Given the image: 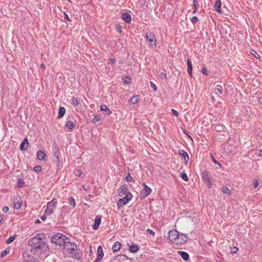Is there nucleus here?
I'll list each match as a JSON object with an SVG mask.
<instances>
[{
  "label": "nucleus",
  "instance_id": "59",
  "mask_svg": "<svg viewBox=\"0 0 262 262\" xmlns=\"http://www.w3.org/2000/svg\"><path fill=\"white\" fill-rule=\"evenodd\" d=\"M55 155L56 156L57 159L59 161V156H58V153L56 152L55 153Z\"/></svg>",
  "mask_w": 262,
  "mask_h": 262
},
{
  "label": "nucleus",
  "instance_id": "1",
  "mask_svg": "<svg viewBox=\"0 0 262 262\" xmlns=\"http://www.w3.org/2000/svg\"><path fill=\"white\" fill-rule=\"evenodd\" d=\"M43 235L37 234L30 238L28 241V245L31 248V252L34 254L39 255L48 249V245L42 238Z\"/></svg>",
  "mask_w": 262,
  "mask_h": 262
},
{
  "label": "nucleus",
  "instance_id": "49",
  "mask_svg": "<svg viewBox=\"0 0 262 262\" xmlns=\"http://www.w3.org/2000/svg\"><path fill=\"white\" fill-rule=\"evenodd\" d=\"M146 231H147V232H148V233H149L150 234H151L152 235H154L155 234V232L151 229H147L146 230Z\"/></svg>",
  "mask_w": 262,
  "mask_h": 262
},
{
  "label": "nucleus",
  "instance_id": "35",
  "mask_svg": "<svg viewBox=\"0 0 262 262\" xmlns=\"http://www.w3.org/2000/svg\"><path fill=\"white\" fill-rule=\"evenodd\" d=\"M15 238H16V237L14 235L9 237L7 240V243L8 244H11V243H12L14 241V240L15 239Z\"/></svg>",
  "mask_w": 262,
  "mask_h": 262
},
{
  "label": "nucleus",
  "instance_id": "17",
  "mask_svg": "<svg viewBox=\"0 0 262 262\" xmlns=\"http://www.w3.org/2000/svg\"><path fill=\"white\" fill-rule=\"evenodd\" d=\"M187 72L190 77H192V66L191 60L189 59L187 60Z\"/></svg>",
  "mask_w": 262,
  "mask_h": 262
},
{
  "label": "nucleus",
  "instance_id": "14",
  "mask_svg": "<svg viewBox=\"0 0 262 262\" xmlns=\"http://www.w3.org/2000/svg\"><path fill=\"white\" fill-rule=\"evenodd\" d=\"M103 256V249L101 246H99L97 248V257L95 261L100 260Z\"/></svg>",
  "mask_w": 262,
  "mask_h": 262
},
{
  "label": "nucleus",
  "instance_id": "5",
  "mask_svg": "<svg viewBox=\"0 0 262 262\" xmlns=\"http://www.w3.org/2000/svg\"><path fill=\"white\" fill-rule=\"evenodd\" d=\"M63 249L70 254H75L77 250V246L75 243H72L68 240L64 244Z\"/></svg>",
  "mask_w": 262,
  "mask_h": 262
},
{
  "label": "nucleus",
  "instance_id": "16",
  "mask_svg": "<svg viewBox=\"0 0 262 262\" xmlns=\"http://www.w3.org/2000/svg\"><path fill=\"white\" fill-rule=\"evenodd\" d=\"M100 110L105 112L106 115H110L112 114L111 111L105 104H102L100 106Z\"/></svg>",
  "mask_w": 262,
  "mask_h": 262
},
{
  "label": "nucleus",
  "instance_id": "38",
  "mask_svg": "<svg viewBox=\"0 0 262 262\" xmlns=\"http://www.w3.org/2000/svg\"><path fill=\"white\" fill-rule=\"evenodd\" d=\"M72 103L75 105H78L79 104V101L75 97L72 98Z\"/></svg>",
  "mask_w": 262,
  "mask_h": 262
},
{
  "label": "nucleus",
  "instance_id": "2",
  "mask_svg": "<svg viewBox=\"0 0 262 262\" xmlns=\"http://www.w3.org/2000/svg\"><path fill=\"white\" fill-rule=\"evenodd\" d=\"M168 237L171 242L177 245L185 244L188 239V236L186 234L179 233L174 230L168 232Z\"/></svg>",
  "mask_w": 262,
  "mask_h": 262
},
{
  "label": "nucleus",
  "instance_id": "26",
  "mask_svg": "<svg viewBox=\"0 0 262 262\" xmlns=\"http://www.w3.org/2000/svg\"><path fill=\"white\" fill-rule=\"evenodd\" d=\"M69 204L72 207V208H74L76 206V203L73 197H70L68 199Z\"/></svg>",
  "mask_w": 262,
  "mask_h": 262
},
{
  "label": "nucleus",
  "instance_id": "39",
  "mask_svg": "<svg viewBox=\"0 0 262 262\" xmlns=\"http://www.w3.org/2000/svg\"><path fill=\"white\" fill-rule=\"evenodd\" d=\"M198 21L199 20L196 16H193L191 19V21L193 24H196Z\"/></svg>",
  "mask_w": 262,
  "mask_h": 262
},
{
  "label": "nucleus",
  "instance_id": "60",
  "mask_svg": "<svg viewBox=\"0 0 262 262\" xmlns=\"http://www.w3.org/2000/svg\"><path fill=\"white\" fill-rule=\"evenodd\" d=\"M116 30H117L118 32L121 33V29L120 28L117 27L116 28Z\"/></svg>",
  "mask_w": 262,
  "mask_h": 262
},
{
  "label": "nucleus",
  "instance_id": "29",
  "mask_svg": "<svg viewBox=\"0 0 262 262\" xmlns=\"http://www.w3.org/2000/svg\"><path fill=\"white\" fill-rule=\"evenodd\" d=\"M22 205V201L21 200H18L16 202H14V207L16 209H19L20 208Z\"/></svg>",
  "mask_w": 262,
  "mask_h": 262
},
{
  "label": "nucleus",
  "instance_id": "51",
  "mask_svg": "<svg viewBox=\"0 0 262 262\" xmlns=\"http://www.w3.org/2000/svg\"><path fill=\"white\" fill-rule=\"evenodd\" d=\"M82 174V171H80V170H77L76 172V175L78 176V177H80Z\"/></svg>",
  "mask_w": 262,
  "mask_h": 262
},
{
  "label": "nucleus",
  "instance_id": "19",
  "mask_svg": "<svg viewBox=\"0 0 262 262\" xmlns=\"http://www.w3.org/2000/svg\"><path fill=\"white\" fill-rule=\"evenodd\" d=\"M128 258L127 256L125 255H118L115 257V260L118 262H121V261H125Z\"/></svg>",
  "mask_w": 262,
  "mask_h": 262
},
{
  "label": "nucleus",
  "instance_id": "30",
  "mask_svg": "<svg viewBox=\"0 0 262 262\" xmlns=\"http://www.w3.org/2000/svg\"><path fill=\"white\" fill-rule=\"evenodd\" d=\"M24 185V181L21 179H18L17 182V186L18 188H21Z\"/></svg>",
  "mask_w": 262,
  "mask_h": 262
},
{
  "label": "nucleus",
  "instance_id": "24",
  "mask_svg": "<svg viewBox=\"0 0 262 262\" xmlns=\"http://www.w3.org/2000/svg\"><path fill=\"white\" fill-rule=\"evenodd\" d=\"M129 250L132 253H136L139 250V247L137 245H132L130 246Z\"/></svg>",
  "mask_w": 262,
  "mask_h": 262
},
{
  "label": "nucleus",
  "instance_id": "27",
  "mask_svg": "<svg viewBox=\"0 0 262 262\" xmlns=\"http://www.w3.org/2000/svg\"><path fill=\"white\" fill-rule=\"evenodd\" d=\"M214 91H215V94H216L217 95L222 94L223 93L222 92V91H223L222 86L220 85H216Z\"/></svg>",
  "mask_w": 262,
  "mask_h": 262
},
{
  "label": "nucleus",
  "instance_id": "23",
  "mask_svg": "<svg viewBox=\"0 0 262 262\" xmlns=\"http://www.w3.org/2000/svg\"><path fill=\"white\" fill-rule=\"evenodd\" d=\"M45 156H46V154L43 151L39 150L37 152V157L39 160H40V161L43 160Z\"/></svg>",
  "mask_w": 262,
  "mask_h": 262
},
{
  "label": "nucleus",
  "instance_id": "50",
  "mask_svg": "<svg viewBox=\"0 0 262 262\" xmlns=\"http://www.w3.org/2000/svg\"><path fill=\"white\" fill-rule=\"evenodd\" d=\"M171 113L175 116H177L178 115V114H179L178 112L176 110H175L174 109H172L171 110Z\"/></svg>",
  "mask_w": 262,
  "mask_h": 262
},
{
  "label": "nucleus",
  "instance_id": "20",
  "mask_svg": "<svg viewBox=\"0 0 262 262\" xmlns=\"http://www.w3.org/2000/svg\"><path fill=\"white\" fill-rule=\"evenodd\" d=\"M121 243L119 242H116L112 246V250L114 252H117L121 248Z\"/></svg>",
  "mask_w": 262,
  "mask_h": 262
},
{
  "label": "nucleus",
  "instance_id": "62",
  "mask_svg": "<svg viewBox=\"0 0 262 262\" xmlns=\"http://www.w3.org/2000/svg\"><path fill=\"white\" fill-rule=\"evenodd\" d=\"M40 67L43 68V69H45V66L44 64L42 63L40 64Z\"/></svg>",
  "mask_w": 262,
  "mask_h": 262
},
{
  "label": "nucleus",
  "instance_id": "3",
  "mask_svg": "<svg viewBox=\"0 0 262 262\" xmlns=\"http://www.w3.org/2000/svg\"><path fill=\"white\" fill-rule=\"evenodd\" d=\"M68 240H69V238L60 233H58L51 237V241L59 246H63Z\"/></svg>",
  "mask_w": 262,
  "mask_h": 262
},
{
  "label": "nucleus",
  "instance_id": "56",
  "mask_svg": "<svg viewBox=\"0 0 262 262\" xmlns=\"http://www.w3.org/2000/svg\"><path fill=\"white\" fill-rule=\"evenodd\" d=\"M258 102H259V103L262 104V97H260L258 98Z\"/></svg>",
  "mask_w": 262,
  "mask_h": 262
},
{
  "label": "nucleus",
  "instance_id": "15",
  "mask_svg": "<svg viewBox=\"0 0 262 262\" xmlns=\"http://www.w3.org/2000/svg\"><path fill=\"white\" fill-rule=\"evenodd\" d=\"M139 95H135L129 99L128 103L129 104H135L137 103L139 101Z\"/></svg>",
  "mask_w": 262,
  "mask_h": 262
},
{
  "label": "nucleus",
  "instance_id": "42",
  "mask_svg": "<svg viewBox=\"0 0 262 262\" xmlns=\"http://www.w3.org/2000/svg\"><path fill=\"white\" fill-rule=\"evenodd\" d=\"M202 72L205 75H208V72L207 71V69L205 67H203L202 68Z\"/></svg>",
  "mask_w": 262,
  "mask_h": 262
},
{
  "label": "nucleus",
  "instance_id": "9",
  "mask_svg": "<svg viewBox=\"0 0 262 262\" xmlns=\"http://www.w3.org/2000/svg\"><path fill=\"white\" fill-rule=\"evenodd\" d=\"M201 176L203 181L206 184L209 185H210L211 184L209 172L204 170L202 172Z\"/></svg>",
  "mask_w": 262,
  "mask_h": 262
},
{
  "label": "nucleus",
  "instance_id": "46",
  "mask_svg": "<svg viewBox=\"0 0 262 262\" xmlns=\"http://www.w3.org/2000/svg\"><path fill=\"white\" fill-rule=\"evenodd\" d=\"M160 78L162 79L165 80L167 78V76H166V74L162 73L160 74Z\"/></svg>",
  "mask_w": 262,
  "mask_h": 262
},
{
  "label": "nucleus",
  "instance_id": "6",
  "mask_svg": "<svg viewBox=\"0 0 262 262\" xmlns=\"http://www.w3.org/2000/svg\"><path fill=\"white\" fill-rule=\"evenodd\" d=\"M133 197L131 193H128L126 194L124 197L120 199L117 202V205L119 208L122 207V206L125 205L127 204L129 201L132 199Z\"/></svg>",
  "mask_w": 262,
  "mask_h": 262
},
{
  "label": "nucleus",
  "instance_id": "4",
  "mask_svg": "<svg viewBox=\"0 0 262 262\" xmlns=\"http://www.w3.org/2000/svg\"><path fill=\"white\" fill-rule=\"evenodd\" d=\"M57 204L56 199H53L51 201L47 203V207L45 210V215L50 216L54 213L55 208Z\"/></svg>",
  "mask_w": 262,
  "mask_h": 262
},
{
  "label": "nucleus",
  "instance_id": "13",
  "mask_svg": "<svg viewBox=\"0 0 262 262\" xmlns=\"http://www.w3.org/2000/svg\"><path fill=\"white\" fill-rule=\"evenodd\" d=\"M130 193L128 191V189L126 186H122L119 189V195L122 196L123 195H126V194Z\"/></svg>",
  "mask_w": 262,
  "mask_h": 262
},
{
  "label": "nucleus",
  "instance_id": "45",
  "mask_svg": "<svg viewBox=\"0 0 262 262\" xmlns=\"http://www.w3.org/2000/svg\"><path fill=\"white\" fill-rule=\"evenodd\" d=\"M131 79L129 77H126L124 81V83L126 84H129L130 82Z\"/></svg>",
  "mask_w": 262,
  "mask_h": 262
},
{
  "label": "nucleus",
  "instance_id": "63",
  "mask_svg": "<svg viewBox=\"0 0 262 262\" xmlns=\"http://www.w3.org/2000/svg\"><path fill=\"white\" fill-rule=\"evenodd\" d=\"M3 219V216L0 215V223L2 222Z\"/></svg>",
  "mask_w": 262,
  "mask_h": 262
},
{
  "label": "nucleus",
  "instance_id": "37",
  "mask_svg": "<svg viewBox=\"0 0 262 262\" xmlns=\"http://www.w3.org/2000/svg\"><path fill=\"white\" fill-rule=\"evenodd\" d=\"M125 180L128 182H132L133 181V178L128 173L127 176L125 178Z\"/></svg>",
  "mask_w": 262,
  "mask_h": 262
},
{
  "label": "nucleus",
  "instance_id": "25",
  "mask_svg": "<svg viewBox=\"0 0 262 262\" xmlns=\"http://www.w3.org/2000/svg\"><path fill=\"white\" fill-rule=\"evenodd\" d=\"M25 145H28V140L27 138H25L23 140V141L21 143L20 147V149L21 150H25L27 149V146L26 148L24 147Z\"/></svg>",
  "mask_w": 262,
  "mask_h": 262
},
{
  "label": "nucleus",
  "instance_id": "8",
  "mask_svg": "<svg viewBox=\"0 0 262 262\" xmlns=\"http://www.w3.org/2000/svg\"><path fill=\"white\" fill-rule=\"evenodd\" d=\"M145 38L148 40L151 45H155L156 42V36L153 32H149L145 35Z\"/></svg>",
  "mask_w": 262,
  "mask_h": 262
},
{
  "label": "nucleus",
  "instance_id": "52",
  "mask_svg": "<svg viewBox=\"0 0 262 262\" xmlns=\"http://www.w3.org/2000/svg\"><path fill=\"white\" fill-rule=\"evenodd\" d=\"M259 185V182L258 181H255L253 183V186L254 188L257 187Z\"/></svg>",
  "mask_w": 262,
  "mask_h": 262
},
{
  "label": "nucleus",
  "instance_id": "48",
  "mask_svg": "<svg viewBox=\"0 0 262 262\" xmlns=\"http://www.w3.org/2000/svg\"><path fill=\"white\" fill-rule=\"evenodd\" d=\"M184 159V161H185V162L186 164H187L189 162V157H188V154L183 157Z\"/></svg>",
  "mask_w": 262,
  "mask_h": 262
},
{
  "label": "nucleus",
  "instance_id": "18",
  "mask_svg": "<svg viewBox=\"0 0 262 262\" xmlns=\"http://www.w3.org/2000/svg\"><path fill=\"white\" fill-rule=\"evenodd\" d=\"M66 127L68 129L69 131H70L73 129L74 127L75 126V124L74 122L72 121L67 120L65 123Z\"/></svg>",
  "mask_w": 262,
  "mask_h": 262
},
{
  "label": "nucleus",
  "instance_id": "12",
  "mask_svg": "<svg viewBox=\"0 0 262 262\" xmlns=\"http://www.w3.org/2000/svg\"><path fill=\"white\" fill-rule=\"evenodd\" d=\"M121 17L126 23L127 24L130 23L132 20L130 15L127 13H122L121 14Z\"/></svg>",
  "mask_w": 262,
  "mask_h": 262
},
{
  "label": "nucleus",
  "instance_id": "61",
  "mask_svg": "<svg viewBox=\"0 0 262 262\" xmlns=\"http://www.w3.org/2000/svg\"><path fill=\"white\" fill-rule=\"evenodd\" d=\"M259 155L262 156V149L259 150Z\"/></svg>",
  "mask_w": 262,
  "mask_h": 262
},
{
  "label": "nucleus",
  "instance_id": "47",
  "mask_svg": "<svg viewBox=\"0 0 262 262\" xmlns=\"http://www.w3.org/2000/svg\"><path fill=\"white\" fill-rule=\"evenodd\" d=\"M2 211L4 213H6L9 211V208L7 206H5L3 208Z\"/></svg>",
  "mask_w": 262,
  "mask_h": 262
},
{
  "label": "nucleus",
  "instance_id": "64",
  "mask_svg": "<svg viewBox=\"0 0 262 262\" xmlns=\"http://www.w3.org/2000/svg\"><path fill=\"white\" fill-rule=\"evenodd\" d=\"M36 224H38L40 223V221L39 220H37L35 221Z\"/></svg>",
  "mask_w": 262,
  "mask_h": 262
},
{
  "label": "nucleus",
  "instance_id": "54",
  "mask_svg": "<svg viewBox=\"0 0 262 262\" xmlns=\"http://www.w3.org/2000/svg\"><path fill=\"white\" fill-rule=\"evenodd\" d=\"M46 216H48L47 215H45V213L44 214V215H43L42 216H41L40 219L42 221H45L47 219V217Z\"/></svg>",
  "mask_w": 262,
  "mask_h": 262
},
{
  "label": "nucleus",
  "instance_id": "31",
  "mask_svg": "<svg viewBox=\"0 0 262 262\" xmlns=\"http://www.w3.org/2000/svg\"><path fill=\"white\" fill-rule=\"evenodd\" d=\"M10 253V250L6 249L5 250L3 251L0 254L1 257H4L6 254H8Z\"/></svg>",
  "mask_w": 262,
  "mask_h": 262
},
{
  "label": "nucleus",
  "instance_id": "33",
  "mask_svg": "<svg viewBox=\"0 0 262 262\" xmlns=\"http://www.w3.org/2000/svg\"><path fill=\"white\" fill-rule=\"evenodd\" d=\"M222 191L224 193H225L227 194H230V191L227 187H223Z\"/></svg>",
  "mask_w": 262,
  "mask_h": 262
},
{
  "label": "nucleus",
  "instance_id": "41",
  "mask_svg": "<svg viewBox=\"0 0 262 262\" xmlns=\"http://www.w3.org/2000/svg\"><path fill=\"white\" fill-rule=\"evenodd\" d=\"M34 170L36 172H39L41 170V167L40 166H35L34 167Z\"/></svg>",
  "mask_w": 262,
  "mask_h": 262
},
{
  "label": "nucleus",
  "instance_id": "34",
  "mask_svg": "<svg viewBox=\"0 0 262 262\" xmlns=\"http://www.w3.org/2000/svg\"><path fill=\"white\" fill-rule=\"evenodd\" d=\"M178 154L180 156H182V157H184L187 155V153L183 149H180L178 151Z\"/></svg>",
  "mask_w": 262,
  "mask_h": 262
},
{
  "label": "nucleus",
  "instance_id": "7",
  "mask_svg": "<svg viewBox=\"0 0 262 262\" xmlns=\"http://www.w3.org/2000/svg\"><path fill=\"white\" fill-rule=\"evenodd\" d=\"M144 188L140 192V198L143 199L147 196L151 192V189L145 183H143Z\"/></svg>",
  "mask_w": 262,
  "mask_h": 262
},
{
  "label": "nucleus",
  "instance_id": "40",
  "mask_svg": "<svg viewBox=\"0 0 262 262\" xmlns=\"http://www.w3.org/2000/svg\"><path fill=\"white\" fill-rule=\"evenodd\" d=\"M100 120V118L99 116H95L93 119V122L94 123L97 122Z\"/></svg>",
  "mask_w": 262,
  "mask_h": 262
},
{
  "label": "nucleus",
  "instance_id": "44",
  "mask_svg": "<svg viewBox=\"0 0 262 262\" xmlns=\"http://www.w3.org/2000/svg\"><path fill=\"white\" fill-rule=\"evenodd\" d=\"M150 85L151 88L153 89V90L154 91H157V87L155 83H154L150 81Z\"/></svg>",
  "mask_w": 262,
  "mask_h": 262
},
{
  "label": "nucleus",
  "instance_id": "32",
  "mask_svg": "<svg viewBox=\"0 0 262 262\" xmlns=\"http://www.w3.org/2000/svg\"><path fill=\"white\" fill-rule=\"evenodd\" d=\"M251 54H252L256 59L260 58V55L258 53H257L255 50H251L250 51Z\"/></svg>",
  "mask_w": 262,
  "mask_h": 262
},
{
  "label": "nucleus",
  "instance_id": "58",
  "mask_svg": "<svg viewBox=\"0 0 262 262\" xmlns=\"http://www.w3.org/2000/svg\"><path fill=\"white\" fill-rule=\"evenodd\" d=\"M25 262H37V261H35V260L31 259V260H26Z\"/></svg>",
  "mask_w": 262,
  "mask_h": 262
},
{
  "label": "nucleus",
  "instance_id": "21",
  "mask_svg": "<svg viewBox=\"0 0 262 262\" xmlns=\"http://www.w3.org/2000/svg\"><path fill=\"white\" fill-rule=\"evenodd\" d=\"M66 110L64 107L60 106L58 110V115L57 118L60 119L63 117L65 114Z\"/></svg>",
  "mask_w": 262,
  "mask_h": 262
},
{
  "label": "nucleus",
  "instance_id": "36",
  "mask_svg": "<svg viewBox=\"0 0 262 262\" xmlns=\"http://www.w3.org/2000/svg\"><path fill=\"white\" fill-rule=\"evenodd\" d=\"M181 178L184 181H187L188 180V177L186 173L185 172H182L181 173Z\"/></svg>",
  "mask_w": 262,
  "mask_h": 262
},
{
  "label": "nucleus",
  "instance_id": "43",
  "mask_svg": "<svg viewBox=\"0 0 262 262\" xmlns=\"http://www.w3.org/2000/svg\"><path fill=\"white\" fill-rule=\"evenodd\" d=\"M211 156V158H212L213 162L215 164H217L221 167L222 166V164L221 163L217 162L212 155Z\"/></svg>",
  "mask_w": 262,
  "mask_h": 262
},
{
  "label": "nucleus",
  "instance_id": "22",
  "mask_svg": "<svg viewBox=\"0 0 262 262\" xmlns=\"http://www.w3.org/2000/svg\"><path fill=\"white\" fill-rule=\"evenodd\" d=\"M178 253L181 255V256L184 260H187L189 259V254L186 252L183 251H179Z\"/></svg>",
  "mask_w": 262,
  "mask_h": 262
},
{
  "label": "nucleus",
  "instance_id": "28",
  "mask_svg": "<svg viewBox=\"0 0 262 262\" xmlns=\"http://www.w3.org/2000/svg\"><path fill=\"white\" fill-rule=\"evenodd\" d=\"M193 6L194 7L193 10L192 11L193 14H195L197 12L198 8L199 7V4L197 0L193 1Z\"/></svg>",
  "mask_w": 262,
  "mask_h": 262
},
{
  "label": "nucleus",
  "instance_id": "55",
  "mask_svg": "<svg viewBox=\"0 0 262 262\" xmlns=\"http://www.w3.org/2000/svg\"><path fill=\"white\" fill-rule=\"evenodd\" d=\"M64 19L68 20V21H71V19H70V18L69 17V16L65 13H64Z\"/></svg>",
  "mask_w": 262,
  "mask_h": 262
},
{
  "label": "nucleus",
  "instance_id": "53",
  "mask_svg": "<svg viewBox=\"0 0 262 262\" xmlns=\"http://www.w3.org/2000/svg\"><path fill=\"white\" fill-rule=\"evenodd\" d=\"M110 60H111V63L112 64H115L116 63V60L114 58H110Z\"/></svg>",
  "mask_w": 262,
  "mask_h": 262
},
{
  "label": "nucleus",
  "instance_id": "57",
  "mask_svg": "<svg viewBox=\"0 0 262 262\" xmlns=\"http://www.w3.org/2000/svg\"><path fill=\"white\" fill-rule=\"evenodd\" d=\"M237 251V248L236 247H234V251H232L233 253H236Z\"/></svg>",
  "mask_w": 262,
  "mask_h": 262
},
{
  "label": "nucleus",
  "instance_id": "11",
  "mask_svg": "<svg viewBox=\"0 0 262 262\" xmlns=\"http://www.w3.org/2000/svg\"><path fill=\"white\" fill-rule=\"evenodd\" d=\"M221 0H215V3L214 4V10L218 13L221 14L222 11L221 10Z\"/></svg>",
  "mask_w": 262,
  "mask_h": 262
},
{
  "label": "nucleus",
  "instance_id": "10",
  "mask_svg": "<svg viewBox=\"0 0 262 262\" xmlns=\"http://www.w3.org/2000/svg\"><path fill=\"white\" fill-rule=\"evenodd\" d=\"M101 217L100 215H97L95 219L94 224L93 225V229L97 230L101 223Z\"/></svg>",
  "mask_w": 262,
  "mask_h": 262
}]
</instances>
